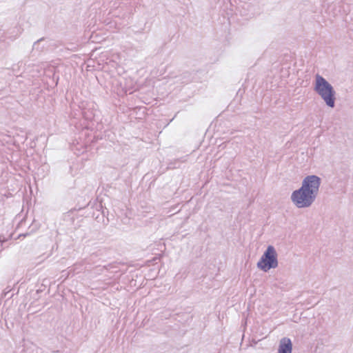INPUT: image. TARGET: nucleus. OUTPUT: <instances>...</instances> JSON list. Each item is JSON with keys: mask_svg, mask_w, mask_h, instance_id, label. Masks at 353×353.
<instances>
[{"mask_svg": "<svg viewBox=\"0 0 353 353\" xmlns=\"http://www.w3.org/2000/svg\"><path fill=\"white\" fill-rule=\"evenodd\" d=\"M321 178L316 175L305 176L301 186L292 192L291 201L297 208H307L315 201L321 185Z\"/></svg>", "mask_w": 353, "mask_h": 353, "instance_id": "nucleus-1", "label": "nucleus"}, {"mask_svg": "<svg viewBox=\"0 0 353 353\" xmlns=\"http://www.w3.org/2000/svg\"><path fill=\"white\" fill-rule=\"evenodd\" d=\"M314 90L330 108H334L336 104V91L333 86L321 75H315Z\"/></svg>", "mask_w": 353, "mask_h": 353, "instance_id": "nucleus-2", "label": "nucleus"}, {"mask_svg": "<svg viewBox=\"0 0 353 353\" xmlns=\"http://www.w3.org/2000/svg\"><path fill=\"white\" fill-rule=\"evenodd\" d=\"M92 139L93 137L89 133L88 126L85 125L79 133L78 139H76L71 144L70 148L75 154L81 155L87 151Z\"/></svg>", "mask_w": 353, "mask_h": 353, "instance_id": "nucleus-3", "label": "nucleus"}, {"mask_svg": "<svg viewBox=\"0 0 353 353\" xmlns=\"http://www.w3.org/2000/svg\"><path fill=\"white\" fill-rule=\"evenodd\" d=\"M277 253L272 245H269L257 263V268L265 272L278 267Z\"/></svg>", "mask_w": 353, "mask_h": 353, "instance_id": "nucleus-4", "label": "nucleus"}, {"mask_svg": "<svg viewBox=\"0 0 353 353\" xmlns=\"http://www.w3.org/2000/svg\"><path fill=\"white\" fill-rule=\"evenodd\" d=\"M123 82L124 79L120 76L111 78L110 83L112 92L118 95H123L128 92L131 94L133 92L132 87L124 84Z\"/></svg>", "mask_w": 353, "mask_h": 353, "instance_id": "nucleus-5", "label": "nucleus"}, {"mask_svg": "<svg viewBox=\"0 0 353 353\" xmlns=\"http://www.w3.org/2000/svg\"><path fill=\"white\" fill-rule=\"evenodd\" d=\"M292 343L290 338L283 337L280 340L278 353H292Z\"/></svg>", "mask_w": 353, "mask_h": 353, "instance_id": "nucleus-6", "label": "nucleus"}, {"mask_svg": "<svg viewBox=\"0 0 353 353\" xmlns=\"http://www.w3.org/2000/svg\"><path fill=\"white\" fill-rule=\"evenodd\" d=\"M48 40L46 38L42 37L35 41L32 46V50L37 52H43L47 50L49 47Z\"/></svg>", "mask_w": 353, "mask_h": 353, "instance_id": "nucleus-7", "label": "nucleus"}, {"mask_svg": "<svg viewBox=\"0 0 353 353\" xmlns=\"http://www.w3.org/2000/svg\"><path fill=\"white\" fill-rule=\"evenodd\" d=\"M79 108L81 109V115L85 121H91L93 119L94 114L90 109L85 108L83 105L79 106Z\"/></svg>", "mask_w": 353, "mask_h": 353, "instance_id": "nucleus-8", "label": "nucleus"}, {"mask_svg": "<svg viewBox=\"0 0 353 353\" xmlns=\"http://www.w3.org/2000/svg\"><path fill=\"white\" fill-rule=\"evenodd\" d=\"M121 9L124 10V12L121 16L123 19L130 17L133 14L134 10L133 6L131 5L123 6L121 8Z\"/></svg>", "mask_w": 353, "mask_h": 353, "instance_id": "nucleus-9", "label": "nucleus"}, {"mask_svg": "<svg viewBox=\"0 0 353 353\" xmlns=\"http://www.w3.org/2000/svg\"><path fill=\"white\" fill-rule=\"evenodd\" d=\"M187 161V156L181 157L180 159H175L174 161L170 162L168 164L170 169H176L180 167L181 163H184Z\"/></svg>", "mask_w": 353, "mask_h": 353, "instance_id": "nucleus-10", "label": "nucleus"}, {"mask_svg": "<svg viewBox=\"0 0 353 353\" xmlns=\"http://www.w3.org/2000/svg\"><path fill=\"white\" fill-rule=\"evenodd\" d=\"M83 263H79L74 265L73 268L70 269L69 273L73 272V274L81 272L83 270H84Z\"/></svg>", "mask_w": 353, "mask_h": 353, "instance_id": "nucleus-11", "label": "nucleus"}, {"mask_svg": "<svg viewBox=\"0 0 353 353\" xmlns=\"http://www.w3.org/2000/svg\"><path fill=\"white\" fill-rule=\"evenodd\" d=\"M96 207H97V209L99 211L101 209H102V205H101V203H97V205H96Z\"/></svg>", "mask_w": 353, "mask_h": 353, "instance_id": "nucleus-12", "label": "nucleus"}, {"mask_svg": "<svg viewBox=\"0 0 353 353\" xmlns=\"http://www.w3.org/2000/svg\"><path fill=\"white\" fill-rule=\"evenodd\" d=\"M77 114L75 113L74 115L73 116L74 118L75 119L77 117Z\"/></svg>", "mask_w": 353, "mask_h": 353, "instance_id": "nucleus-13", "label": "nucleus"}, {"mask_svg": "<svg viewBox=\"0 0 353 353\" xmlns=\"http://www.w3.org/2000/svg\"><path fill=\"white\" fill-rule=\"evenodd\" d=\"M28 234H23V236H26ZM20 236H22V234H20Z\"/></svg>", "mask_w": 353, "mask_h": 353, "instance_id": "nucleus-14", "label": "nucleus"}]
</instances>
